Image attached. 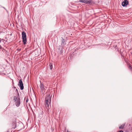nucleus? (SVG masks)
I'll return each instance as SVG.
<instances>
[{
    "mask_svg": "<svg viewBox=\"0 0 132 132\" xmlns=\"http://www.w3.org/2000/svg\"><path fill=\"white\" fill-rule=\"evenodd\" d=\"M129 68L130 69H131V70L132 71V68L130 65H129Z\"/></svg>",
    "mask_w": 132,
    "mask_h": 132,
    "instance_id": "9b49d317",
    "label": "nucleus"
},
{
    "mask_svg": "<svg viewBox=\"0 0 132 132\" xmlns=\"http://www.w3.org/2000/svg\"><path fill=\"white\" fill-rule=\"evenodd\" d=\"M125 123H123L119 127V128L120 129H122L123 128L124 126H125Z\"/></svg>",
    "mask_w": 132,
    "mask_h": 132,
    "instance_id": "6e6552de",
    "label": "nucleus"
},
{
    "mask_svg": "<svg viewBox=\"0 0 132 132\" xmlns=\"http://www.w3.org/2000/svg\"><path fill=\"white\" fill-rule=\"evenodd\" d=\"M80 2L84 3L86 4H90L91 3V0H80L79 1Z\"/></svg>",
    "mask_w": 132,
    "mask_h": 132,
    "instance_id": "39448f33",
    "label": "nucleus"
},
{
    "mask_svg": "<svg viewBox=\"0 0 132 132\" xmlns=\"http://www.w3.org/2000/svg\"><path fill=\"white\" fill-rule=\"evenodd\" d=\"M17 50L18 51H20L21 50V49L18 48L17 49Z\"/></svg>",
    "mask_w": 132,
    "mask_h": 132,
    "instance_id": "ddd939ff",
    "label": "nucleus"
},
{
    "mask_svg": "<svg viewBox=\"0 0 132 132\" xmlns=\"http://www.w3.org/2000/svg\"><path fill=\"white\" fill-rule=\"evenodd\" d=\"M49 66L50 67V68L51 70L52 69V67H53V66L52 64L51 63H50L49 64Z\"/></svg>",
    "mask_w": 132,
    "mask_h": 132,
    "instance_id": "1a4fd4ad",
    "label": "nucleus"
},
{
    "mask_svg": "<svg viewBox=\"0 0 132 132\" xmlns=\"http://www.w3.org/2000/svg\"><path fill=\"white\" fill-rule=\"evenodd\" d=\"M20 98H19L18 97V98L17 100V101H16V102H15L16 103H15L17 107L19 106L20 105Z\"/></svg>",
    "mask_w": 132,
    "mask_h": 132,
    "instance_id": "423d86ee",
    "label": "nucleus"
},
{
    "mask_svg": "<svg viewBox=\"0 0 132 132\" xmlns=\"http://www.w3.org/2000/svg\"><path fill=\"white\" fill-rule=\"evenodd\" d=\"M18 85L20 87L21 90H23V84L21 79L19 80Z\"/></svg>",
    "mask_w": 132,
    "mask_h": 132,
    "instance_id": "7ed1b4c3",
    "label": "nucleus"
},
{
    "mask_svg": "<svg viewBox=\"0 0 132 132\" xmlns=\"http://www.w3.org/2000/svg\"><path fill=\"white\" fill-rule=\"evenodd\" d=\"M2 41V39L1 38H0V42H1Z\"/></svg>",
    "mask_w": 132,
    "mask_h": 132,
    "instance_id": "2eb2a0df",
    "label": "nucleus"
},
{
    "mask_svg": "<svg viewBox=\"0 0 132 132\" xmlns=\"http://www.w3.org/2000/svg\"><path fill=\"white\" fill-rule=\"evenodd\" d=\"M51 96L50 95H47L45 98V106H48L51 104Z\"/></svg>",
    "mask_w": 132,
    "mask_h": 132,
    "instance_id": "f257e3e1",
    "label": "nucleus"
},
{
    "mask_svg": "<svg viewBox=\"0 0 132 132\" xmlns=\"http://www.w3.org/2000/svg\"><path fill=\"white\" fill-rule=\"evenodd\" d=\"M40 88L41 91L43 93H44L45 92L46 89L44 88V86L41 83L40 85Z\"/></svg>",
    "mask_w": 132,
    "mask_h": 132,
    "instance_id": "20e7f679",
    "label": "nucleus"
},
{
    "mask_svg": "<svg viewBox=\"0 0 132 132\" xmlns=\"http://www.w3.org/2000/svg\"><path fill=\"white\" fill-rule=\"evenodd\" d=\"M22 39L24 44L25 45L27 42L26 35L25 32L22 31Z\"/></svg>",
    "mask_w": 132,
    "mask_h": 132,
    "instance_id": "f03ea898",
    "label": "nucleus"
},
{
    "mask_svg": "<svg viewBox=\"0 0 132 132\" xmlns=\"http://www.w3.org/2000/svg\"><path fill=\"white\" fill-rule=\"evenodd\" d=\"M62 42L63 44V43L64 42V40L63 39L62 40Z\"/></svg>",
    "mask_w": 132,
    "mask_h": 132,
    "instance_id": "f8f14e48",
    "label": "nucleus"
},
{
    "mask_svg": "<svg viewBox=\"0 0 132 132\" xmlns=\"http://www.w3.org/2000/svg\"><path fill=\"white\" fill-rule=\"evenodd\" d=\"M17 98H17V97L16 96H14V101L15 102L16 101H17Z\"/></svg>",
    "mask_w": 132,
    "mask_h": 132,
    "instance_id": "9d476101",
    "label": "nucleus"
},
{
    "mask_svg": "<svg viewBox=\"0 0 132 132\" xmlns=\"http://www.w3.org/2000/svg\"><path fill=\"white\" fill-rule=\"evenodd\" d=\"M128 4V2L127 0H125L122 3V5L123 6H126Z\"/></svg>",
    "mask_w": 132,
    "mask_h": 132,
    "instance_id": "0eeeda50",
    "label": "nucleus"
},
{
    "mask_svg": "<svg viewBox=\"0 0 132 132\" xmlns=\"http://www.w3.org/2000/svg\"><path fill=\"white\" fill-rule=\"evenodd\" d=\"M28 101V100H26V102H27Z\"/></svg>",
    "mask_w": 132,
    "mask_h": 132,
    "instance_id": "4468645a",
    "label": "nucleus"
}]
</instances>
